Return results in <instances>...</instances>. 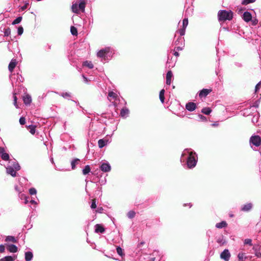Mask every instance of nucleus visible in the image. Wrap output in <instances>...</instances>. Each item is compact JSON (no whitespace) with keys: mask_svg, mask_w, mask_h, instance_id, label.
Returning <instances> with one entry per match:
<instances>
[{"mask_svg":"<svg viewBox=\"0 0 261 261\" xmlns=\"http://www.w3.org/2000/svg\"><path fill=\"white\" fill-rule=\"evenodd\" d=\"M198 157L196 153L190 148L185 149L180 158V161L186 162L187 167L189 169L194 168L197 163Z\"/></svg>","mask_w":261,"mask_h":261,"instance_id":"1","label":"nucleus"},{"mask_svg":"<svg viewBox=\"0 0 261 261\" xmlns=\"http://www.w3.org/2000/svg\"><path fill=\"white\" fill-rule=\"evenodd\" d=\"M114 54V50L110 47H107L99 50L97 53V57L101 59L102 62L110 60Z\"/></svg>","mask_w":261,"mask_h":261,"instance_id":"2","label":"nucleus"},{"mask_svg":"<svg viewBox=\"0 0 261 261\" xmlns=\"http://www.w3.org/2000/svg\"><path fill=\"white\" fill-rule=\"evenodd\" d=\"M233 18V12L231 11L221 10L218 13V18L219 21L230 20Z\"/></svg>","mask_w":261,"mask_h":261,"instance_id":"3","label":"nucleus"},{"mask_svg":"<svg viewBox=\"0 0 261 261\" xmlns=\"http://www.w3.org/2000/svg\"><path fill=\"white\" fill-rule=\"evenodd\" d=\"M20 169V166L18 163L14 160L13 161L12 166L8 165L6 167V172L8 174L11 175L13 177L16 176L17 171H19Z\"/></svg>","mask_w":261,"mask_h":261,"instance_id":"4","label":"nucleus"},{"mask_svg":"<svg viewBox=\"0 0 261 261\" xmlns=\"http://www.w3.org/2000/svg\"><path fill=\"white\" fill-rule=\"evenodd\" d=\"M249 143L252 148V145L255 146V147H258L261 144V138L258 135H252L250 138Z\"/></svg>","mask_w":261,"mask_h":261,"instance_id":"5","label":"nucleus"},{"mask_svg":"<svg viewBox=\"0 0 261 261\" xmlns=\"http://www.w3.org/2000/svg\"><path fill=\"white\" fill-rule=\"evenodd\" d=\"M220 257L225 261H229L230 257V253L229 250L227 249H224L221 253Z\"/></svg>","mask_w":261,"mask_h":261,"instance_id":"6","label":"nucleus"},{"mask_svg":"<svg viewBox=\"0 0 261 261\" xmlns=\"http://www.w3.org/2000/svg\"><path fill=\"white\" fill-rule=\"evenodd\" d=\"M100 169L103 172H108L111 171V167L108 162L102 163L100 166Z\"/></svg>","mask_w":261,"mask_h":261,"instance_id":"7","label":"nucleus"},{"mask_svg":"<svg viewBox=\"0 0 261 261\" xmlns=\"http://www.w3.org/2000/svg\"><path fill=\"white\" fill-rule=\"evenodd\" d=\"M253 208V204L251 202L246 203L241 206V211L244 212H249Z\"/></svg>","mask_w":261,"mask_h":261,"instance_id":"8","label":"nucleus"},{"mask_svg":"<svg viewBox=\"0 0 261 261\" xmlns=\"http://www.w3.org/2000/svg\"><path fill=\"white\" fill-rule=\"evenodd\" d=\"M186 109L189 112H193L196 110L197 105L193 102H188L186 104Z\"/></svg>","mask_w":261,"mask_h":261,"instance_id":"9","label":"nucleus"},{"mask_svg":"<svg viewBox=\"0 0 261 261\" xmlns=\"http://www.w3.org/2000/svg\"><path fill=\"white\" fill-rule=\"evenodd\" d=\"M6 248L11 253H16L18 251L17 247L14 244H6Z\"/></svg>","mask_w":261,"mask_h":261,"instance_id":"10","label":"nucleus"},{"mask_svg":"<svg viewBox=\"0 0 261 261\" xmlns=\"http://www.w3.org/2000/svg\"><path fill=\"white\" fill-rule=\"evenodd\" d=\"M211 92V89H203L202 90L199 91L198 95L200 98L205 97L210 92Z\"/></svg>","mask_w":261,"mask_h":261,"instance_id":"11","label":"nucleus"},{"mask_svg":"<svg viewBox=\"0 0 261 261\" xmlns=\"http://www.w3.org/2000/svg\"><path fill=\"white\" fill-rule=\"evenodd\" d=\"M242 18L245 21L249 22L252 19V15L249 12L245 11L243 14Z\"/></svg>","mask_w":261,"mask_h":261,"instance_id":"12","label":"nucleus"},{"mask_svg":"<svg viewBox=\"0 0 261 261\" xmlns=\"http://www.w3.org/2000/svg\"><path fill=\"white\" fill-rule=\"evenodd\" d=\"M33 258L32 251H28L24 252V259L25 261H31Z\"/></svg>","mask_w":261,"mask_h":261,"instance_id":"13","label":"nucleus"},{"mask_svg":"<svg viewBox=\"0 0 261 261\" xmlns=\"http://www.w3.org/2000/svg\"><path fill=\"white\" fill-rule=\"evenodd\" d=\"M216 242L220 246H222L226 243V241L224 239V237L223 235H221L216 238Z\"/></svg>","mask_w":261,"mask_h":261,"instance_id":"14","label":"nucleus"},{"mask_svg":"<svg viewBox=\"0 0 261 261\" xmlns=\"http://www.w3.org/2000/svg\"><path fill=\"white\" fill-rule=\"evenodd\" d=\"M193 10L194 8L193 6L191 5V6L188 7L185 12V16L188 17V16H192L193 13Z\"/></svg>","mask_w":261,"mask_h":261,"instance_id":"15","label":"nucleus"},{"mask_svg":"<svg viewBox=\"0 0 261 261\" xmlns=\"http://www.w3.org/2000/svg\"><path fill=\"white\" fill-rule=\"evenodd\" d=\"M173 74L171 70L168 71L166 74V83L168 85H170L171 83Z\"/></svg>","mask_w":261,"mask_h":261,"instance_id":"16","label":"nucleus"},{"mask_svg":"<svg viewBox=\"0 0 261 261\" xmlns=\"http://www.w3.org/2000/svg\"><path fill=\"white\" fill-rule=\"evenodd\" d=\"M16 59H12L11 62H10L8 69L10 72H12L16 65Z\"/></svg>","mask_w":261,"mask_h":261,"instance_id":"17","label":"nucleus"},{"mask_svg":"<svg viewBox=\"0 0 261 261\" xmlns=\"http://www.w3.org/2000/svg\"><path fill=\"white\" fill-rule=\"evenodd\" d=\"M1 32H3L4 34L5 37H8L11 34V29L9 27H2L1 28Z\"/></svg>","mask_w":261,"mask_h":261,"instance_id":"18","label":"nucleus"},{"mask_svg":"<svg viewBox=\"0 0 261 261\" xmlns=\"http://www.w3.org/2000/svg\"><path fill=\"white\" fill-rule=\"evenodd\" d=\"M23 101L25 105H29L32 102L31 96L29 95H25L23 98Z\"/></svg>","mask_w":261,"mask_h":261,"instance_id":"19","label":"nucleus"},{"mask_svg":"<svg viewBox=\"0 0 261 261\" xmlns=\"http://www.w3.org/2000/svg\"><path fill=\"white\" fill-rule=\"evenodd\" d=\"M95 232L103 233L105 231L104 227L100 224H96L95 226Z\"/></svg>","mask_w":261,"mask_h":261,"instance_id":"20","label":"nucleus"},{"mask_svg":"<svg viewBox=\"0 0 261 261\" xmlns=\"http://www.w3.org/2000/svg\"><path fill=\"white\" fill-rule=\"evenodd\" d=\"M16 258V256L8 255L0 259V261H14Z\"/></svg>","mask_w":261,"mask_h":261,"instance_id":"21","label":"nucleus"},{"mask_svg":"<svg viewBox=\"0 0 261 261\" xmlns=\"http://www.w3.org/2000/svg\"><path fill=\"white\" fill-rule=\"evenodd\" d=\"M129 114V110L127 108H123L120 111V116L123 118H126Z\"/></svg>","mask_w":261,"mask_h":261,"instance_id":"22","label":"nucleus"},{"mask_svg":"<svg viewBox=\"0 0 261 261\" xmlns=\"http://www.w3.org/2000/svg\"><path fill=\"white\" fill-rule=\"evenodd\" d=\"M176 45H182L185 44V39L182 37H179L174 42Z\"/></svg>","mask_w":261,"mask_h":261,"instance_id":"23","label":"nucleus"},{"mask_svg":"<svg viewBox=\"0 0 261 261\" xmlns=\"http://www.w3.org/2000/svg\"><path fill=\"white\" fill-rule=\"evenodd\" d=\"M58 94L63 97L65 99H67L68 100L70 99L71 97V94L69 92H62V93H58Z\"/></svg>","mask_w":261,"mask_h":261,"instance_id":"24","label":"nucleus"},{"mask_svg":"<svg viewBox=\"0 0 261 261\" xmlns=\"http://www.w3.org/2000/svg\"><path fill=\"white\" fill-rule=\"evenodd\" d=\"M86 7V3L84 0H82V1L78 4V9L81 10L82 12H85Z\"/></svg>","mask_w":261,"mask_h":261,"instance_id":"25","label":"nucleus"},{"mask_svg":"<svg viewBox=\"0 0 261 261\" xmlns=\"http://www.w3.org/2000/svg\"><path fill=\"white\" fill-rule=\"evenodd\" d=\"M108 141L107 140L105 139H100L98 141V147L100 148H103L104 146H105L107 143Z\"/></svg>","mask_w":261,"mask_h":261,"instance_id":"26","label":"nucleus"},{"mask_svg":"<svg viewBox=\"0 0 261 261\" xmlns=\"http://www.w3.org/2000/svg\"><path fill=\"white\" fill-rule=\"evenodd\" d=\"M5 242H12L13 243H17V240L13 236H8L6 237Z\"/></svg>","mask_w":261,"mask_h":261,"instance_id":"27","label":"nucleus"},{"mask_svg":"<svg viewBox=\"0 0 261 261\" xmlns=\"http://www.w3.org/2000/svg\"><path fill=\"white\" fill-rule=\"evenodd\" d=\"M227 224L226 221H222L219 223H218L216 224L215 226L217 228H223L226 227Z\"/></svg>","mask_w":261,"mask_h":261,"instance_id":"28","label":"nucleus"},{"mask_svg":"<svg viewBox=\"0 0 261 261\" xmlns=\"http://www.w3.org/2000/svg\"><path fill=\"white\" fill-rule=\"evenodd\" d=\"M251 108H252V107H250L249 108L244 109L242 111V115L245 117L250 115L251 113Z\"/></svg>","mask_w":261,"mask_h":261,"instance_id":"29","label":"nucleus"},{"mask_svg":"<svg viewBox=\"0 0 261 261\" xmlns=\"http://www.w3.org/2000/svg\"><path fill=\"white\" fill-rule=\"evenodd\" d=\"M71 9H72V11L73 13H74L75 14H79V10L78 9V4L77 3L73 4L71 6Z\"/></svg>","mask_w":261,"mask_h":261,"instance_id":"30","label":"nucleus"},{"mask_svg":"<svg viewBox=\"0 0 261 261\" xmlns=\"http://www.w3.org/2000/svg\"><path fill=\"white\" fill-rule=\"evenodd\" d=\"M98 176H97L96 177H95V178H94L93 180H94L96 182H98L101 186L106 184L107 180L105 177L103 178V179H98Z\"/></svg>","mask_w":261,"mask_h":261,"instance_id":"31","label":"nucleus"},{"mask_svg":"<svg viewBox=\"0 0 261 261\" xmlns=\"http://www.w3.org/2000/svg\"><path fill=\"white\" fill-rule=\"evenodd\" d=\"M80 161V160L79 159L76 158L73 159L71 162V169H74L76 167V165H77Z\"/></svg>","mask_w":261,"mask_h":261,"instance_id":"32","label":"nucleus"},{"mask_svg":"<svg viewBox=\"0 0 261 261\" xmlns=\"http://www.w3.org/2000/svg\"><path fill=\"white\" fill-rule=\"evenodd\" d=\"M201 112L205 115H209L212 112V110L210 108L205 107L202 109Z\"/></svg>","mask_w":261,"mask_h":261,"instance_id":"33","label":"nucleus"},{"mask_svg":"<svg viewBox=\"0 0 261 261\" xmlns=\"http://www.w3.org/2000/svg\"><path fill=\"white\" fill-rule=\"evenodd\" d=\"M91 171V168L89 165H86L85 168L83 169V174L86 175L88 174Z\"/></svg>","mask_w":261,"mask_h":261,"instance_id":"34","label":"nucleus"},{"mask_svg":"<svg viewBox=\"0 0 261 261\" xmlns=\"http://www.w3.org/2000/svg\"><path fill=\"white\" fill-rule=\"evenodd\" d=\"M83 65L88 67L89 69H92L93 68V65L91 61H86L84 62Z\"/></svg>","mask_w":261,"mask_h":261,"instance_id":"35","label":"nucleus"},{"mask_svg":"<svg viewBox=\"0 0 261 261\" xmlns=\"http://www.w3.org/2000/svg\"><path fill=\"white\" fill-rule=\"evenodd\" d=\"M22 17L21 16L17 17L16 19H15L12 22V24L15 25L16 24H18L22 20Z\"/></svg>","mask_w":261,"mask_h":261,"instance_id":"36","label":"nucleus"},{"mask_svg":"<svg viewBox=\"0 0 261 261\" xmlns=\"http://www.w3.org/2000/svg\"><path fill=\"white\" fill-rule=\"evenodd\" d=\"M70 32L71 34L73 36H77L78 34L77 29L73 26L71 27Z\"/></svg>","mask_w":261,"mask_h":261,"instance_id":"37","label":"nucleus"},{"mask_svg":"<svg viewBox=\"0 0 261 261\" xmlns=\"http://www.w3.org/2000/svg\"><path fill=\"white\" fill-rule=\"evenodd\" d=\"M1 158L2 160L4 161H9V154L6 152H3V154L1 155Z\"/></svg>","mask_w":261,"mask_h":261,"instance_id":"38","label":"nucleus"},{"mask_svg":"<svg viewBox=\"0 0 261 261\" xmlns=\"http://www.w3.org/2000/svg\"><path fill=\"white\" fill-rule=\"evenodd\" d=\"M136 213L134 211H130L128 212L127 216L128 218L132 219L135 217Z\"/></svg>","mask_w":261,"mask_h":261,"instance_id":"39","label":"nucleus"},{"mask_svg":"<svg viewBox=\"0 0 261 261\" xmlns=\"http://www.w3.org/2000/svg\"><path fill=\"white\" fill-rule=\"evenodd\" d=\"M116 251L118 254L120 256H122L124 255L123 249L120 246L117 247Z\"/></svg>","mask_w":261,"mask_h":261,"instance_id":"40","label":"nucleus"},{"mask_svg":"<svg viewBox=\"0 0 261 261\" xmlns=\"http://www.w3.org/2000/svg\"><path fill=\"white\" fill-rule=\"evenodd\" d=\"M256 0H243L242 4L243 5H247L248 4L253 3L255 2Z\"/></svg>","mask_w":261,"mask_h":261,"instance_id":"41","label":"nucleus"},{"mask_svg":"<svg viewBox=\"0 0 261 261\" xmlns=\"http://www.w3.org/2000/svg\"><path fill=\"white\" fill-rule=\"evenodd\" d=\"M188 24V17H185L182 20V28H186Z\"/></svg>","mask_w":261,"mask_h":261,"instance_id":"42","label":"nucleus"},{"mask_svg":"<svg viewBox=\"0 0 261 261\" xmlns=\"http://www.w3.org/2000/svg\"><path fill=\"white\" fill-rule=\"evenodd\" d=\"M14 188L15 191L17 192L19 194H20L23 191L22 187H19L18 186L15 185Z\"/></svg>","mask_w":261,"mask_h":261,"instance_id":"43","label":"nucleus"},{"mask_svg":"<svg viewBox=\"0 0 261 261\" xmlns=\"http://www.w3.org/2000/svg\"><path fill=\"white\" fill-rule=\"evenodd\" d=\"M23 32V28L22 26H19L17 28V34L19 36H21Z\"/></svg>","mask_w":261,"mask_h":261,"instance_id":"44","label":"nucleus"},{"mask_svg":"<svg viewBox=\"0 0 261 261\" xmlns=\"http://www.w3.org/2000/svg\"><path fill=\"white\" fill-rule=\"evenodd\" d=\"M108 96L115 99L117 97V94L113 91L109 92Z\"/></svg>","mask_w":261,"mask_h":261,"instance_id":"45","label":"nucleus"},{"mask_svg":"<svg viewBox=\"0 0 261 261\" xmlns=\"http://www.w3.org/2000/svg\"><path fill=\"white\" fill-rule=\"evenodd\" d=\"M29 127H30V133L31 134H32V135L35 134V133L36 132V127H35V126L31 125H30Z\"/></svg>","mask_w":261,"mask_h":261,"instance_id":"46","label":"nucleus"},{"mask_svg":"<svg viewBox=\"0 0 261 261\" xmlns=\"http://www.w3.org/2000/svg\"><path fill=\"white\" fill-rule=\"evenodd\" d=\"M186 28H182L178 31V33L180 35V37H182L185 34Z\"/></svg>","mask_w":261,"mask_h":261,"instance_id":"47","label":"nucleus"},{"mask_svg":"<svg viewBox=\"0 0 261 261\" xmlns=\"http://www.w3.org/2000/svg\"><path fill=\"white\" fill-rule=\"evenodd\" d=\"M29 193L30 195H35L37 193V190L34 188H31L29 189Z\"/></svg>","mask_w":261,"mask_h":261,"instance_id":"48","label":"nucleus"},{"mask_svg":"<svg viewBox=\"0 0 261 261\" xmlns=\"http://www.w3.org/2000/svg\"><path fill=\"white\" fill-rule=\"evenodd\" d=\"M244 244L246 245H249V246H251L252 245L251 239H246L244 240Z\"/></svg>","mask_w":261,"mask_h":261,"instance_id":"49","label":"nucleus"},{"mask_svg":"<svg viewBox=\"0 0 261 261\" xmlns=\"http://www.w3.org/2000/svg\"><path fill=\"white\" fill-rule=\"evenodd\" d=\"M238 257L240 261H244L243 259L244 258H245L244 257V254L243 253H239L238 254Z\"/></svg>","mask_w":261,"mask_h":261,"instance_id":"50","label":"nucleus"},{"mask_svg":"<svg viewBox=\"0 0 261 261\" xmlns=\"http://www.w3.org/2000/svg\"><path fill=\"white\" fill-rule=\"evenodd\" d=\"M28 5H29V3L26 2L23 6L20 7L19 10L20 11H24V10H25L27 8Z\"/></svg>","mask_w":261,"mask_h":261,"instance_id":"51","label":"nucleus"},{"mask_svg":"<svg viewBox=\"0 0 261 261\" xmlns=\"http://www.w3.org/2000/svg\"><path fill=\"white\" fill-rule=\"evenodd\" d=\"M96 207V200L95 199H93L92 201V203L91 204V208L92 209H95Z\"/></svg>","mask_w":261,"mask_h":261,"instance_id":"52","label":"nucleus"},{"mask_svg":"<svg viewBox=\"0 0 261 261\" xmlns=\"http://www.w3.org/2000/svg\"><path fill=\"white\" fill-rule=\"evenodd\" d=\"M259 100H256L254 103L252 105V106H251L250 107H254V108H258V106H259Z\"/></svg>","mask_w":261,"mask_h":261,"instance_id":"53","label":"nucleus"},{"mask_svg":"<svg viewBox=\"0 0 261 261\" xmlns=\"http://www.w3.org/2000/svg\"><path fill=\"white\" fill-rule=\"evenodd\" d=\"M19 123L21 125H24L25 123V119L24 117H21L19 119Z\"/></svg>","mask_w":261,"mask_h":261,"instance_id":"54","label":"nucleus"},{"mask_svg":"<svg viewBox=\"0 0 261 261\" xmlns=\"http://www.w3.org/2000/svg\"><path fill=\"white\" fill-rule=\"evenodd\" d=\"M13 99H14V105L16 108H18V106L17 105V97L15 95H13Z\"/></svg>","mask_w":261,"mask_h":261,"instance_id":"55","label":"nucleus"},{"mask_svg":"<svg viewBox=\"0 0 261 261\" xmlns=\"http://www.w3.org/2000/svg\"><path fill=\"white\" fill-rule=\"evenodd\" d=\"M177 46L175 47L176 51H179L182 50L184 45H176Z\"/></svg>","mask_w":261,"mask_h":261,"instance_id":"56","label":"nucleus"},{"mask_svg":"<svg viewBox=\"0 0 261 261\" xmlns=\"http://www.w3.org/2000/svg\"><path fill=\"white\" fill-rule=\"evenodd\" d=\"M27 197V196L23 193H20L19 194V197L21 199V200H24L25 198H26V197Z\"/></svg>","mask_w":261,"mask_h":261,"instance_id":"57","label":"nucleus"},{"mask_svg":"<svg viewBox=\"0 0 261 261\" xmlns=\"http://www.w3.org/2000/svg\"><path fill=\"white\" fill-rule=\"evenodd\" d=\"M5 245L3 244L0 245V252L3 253L5 251Z\"/></svg>","mask_w":261,"mask_h":261,"instance_id":"58","label":"nucleus"},{"mask_svg":"<svg viewBox=\"0 0 261 261\" xmlns=\"http://www.w3.org/2000/svg\"><path fill=\"white\" fill-rule=\"evenodd\" d=\"M258 121V116L257 117H255V116H254L253 117V118L252 119V122L253 123V124H255V123H256Z\"/></svg>","mask_w":261,"mask_h":261,"instance_id":"59","label":"nucleus"},{"mask_svg":"<svg viewBox=\"0 0 261 261\" xmlns=\"http://www.w3.org/2000/svg\"><path fill=\"white\" fill-rule=\"evenodd\" d=\"M261 85V82H258L256 85L255 86V91L256 92L258 89H259V86Z\"/></svg>","mask_w":261,"mask_h":261,"instance_id":"60","label":"nucleus"},{"mask_svg":"<svg viewBox=\"0 0 261 261\" xmlns=\"http://www.w3.org/2000/svg\"><path fill=\"white\" fill-rule=\"evenodd\" d=\"M159 98H160L161 102L162 103H164V102H165V97H164V96L159 95Z\"/></svg>","mask_w":261,"mask_h":261,"instance_id":"61","label":"nucleus"},{"mask_svg":"<svg viewBox=\"0 0 261 261\" xmlns=\"http://www.w3.org/2000/svg\"><path fill=\"white\" fill-rule=\"evenodd\" d=\"M251 21H252V24L253 25H256L258 23V20L257 19H254L253 20L251 19Z\"/></svg>","mask_w":261,"mask_h":261,"instance_id":"62","label":"nucleus"},{"mask_svg":"<svg viewBox=\"0 0 261 261\" xmlns=\"http://www.w3.org/2000/svg\"><path fill=\"white\" fill-rule=\"evenodd\" d=\"M234 65L236 67H239V68H241L242 67V64L240 62H235Z\"/></svg>","mask_w":261,"mask_h":261,"instance_id":"63","label":"nucleus"},{"mask_svg":"<svg viewBox=\"0 0 261 261\" xmlns=\"http://www.w3.org/2000/svg\"><path fill=\"white\" fill-rule=\"evenodd\" d=\"M82 77L84 79V82L86 84L88 83L89 80L88 78L86 77L84 74L82 75Z\"/></svg>","mask_w":261,"mask_h":261,"instance_id":"64","label":"nucleus"}]
</instances>
